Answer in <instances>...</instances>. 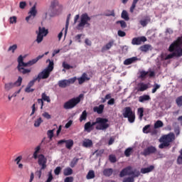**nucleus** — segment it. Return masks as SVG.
I'll use <instances>...</instances> for the list:
<instances>
[{"label": "nucleus", "mask_w": 182, "mask_h": 182, "mask_svg": "<svg viewBox=\"0 0 182 182\" xmlns=\"http://www.w3.org/2000/svg\"><path fill=\"white\" fill-rule=\"evenodd\" d=\"M76 80H77V77H71L68 80H66V82H67V83L69 86V85H70V84L75 83V82H76Z\"/></svg>", "instance_id": "obj_46"}, {"label": "nucleus", "mask_w": 182, "mask_h": 182, "mask_svg": "<svg viewBox=\"0 0 182 182\" xmlns=\"http://www.w3.org/2000/svg\"><path fill=\"white\" fill-rule=\"evenodd\" d=\"M146 41L147 38L144 36L135 37L132 40V44L133 46H140L142 43L146 42Z\"/></svg>", "instance_id": "obj_13"}, {"label": "nucleus", "mask_w": 182, "mask_h": 182, "mask_svg": "<svg viewBox=\"0 0 182 182\" xmlns=\"http://www.w3.org/2000/svg\"><path fill=\"white\" fill-rule=\"evenodd\" d=\"M37 14L36 6L34 5L33 7L30 9L28 12V16H26V22H29L31 20L33 21Z\"/></svg>", "instance_id": "obj_12"}, {"label": "nucleus", "mask_w": 182, "mask_h": 182, "mask_svg": "<svg viewBox=\"0 0 182 182\" xmlns=\"http://www.w3.org/2000/svg\"><path fill=\"white\" fill-rule=\"evenodd\" d=\"M62 9L63 5L59 4L58 0H53L50 3V6L46 13V15L53 16L58 12L62 11Z\"/></svg>", "instance_id": "obj_3"}, {"label": "nucleus", "mask_w": 182, "mask_h": 182, "mask_svg": "<svg viewBox=\"0 0 182 182\" xmlns=\"http://www.w3.org/2000/svg\"><path fill=\"white\" fill-rule=\"evenodd\" d=\"M95 178V172L94 170H90L86 176L87 180H92Z\"/></svg>", "instance_id": "obj_29"}, {"label": "nucleus", "mask_w": 182, "mask_h": 182, "mask_svg": "<svg viewBox=\"0 0 182 182\" xmlns=\"http://www.w3.org/2000/svg\"><path fill=\"white\" fill-rule=\"evenodd\" d=\"M47 163V159L45 158L44 155H39L38 156V165L41 166V169L38 171V178H41V175H42V170H45L47 167L46 165Z\"/></svg>", "instance_id": "obj_8"}, {"label": "nucleus", "mask_w": 182, "mask_h": 182, "mask_svg": "<svg viewBox=\"0 0 182 182\" xmlns=\"http://www.w3.org/2000/svg\"><path fill=\"white\" fill-rule=\"evenodd\" d=\"M36 80H38V79L36 77H34L33 80H31L28 84V87H32L34 84H35V82H36Z\"/></svg>", "instance_id": "obj_57"}, {"label": "nucleus", "mask_w": 182, "mask_h": 182, "mask_svg": "<svg viewBox=\"0 0 182 182\" xmlns=\"http://www.w3.org/2000/svg\"><path fill=\"white\" fill-rule=\"evenodd\" d=\"M149 100H151V97L150 95H141L138 98V101H139L140 102H149Z\"/></svg>", "instance_id": "obj_24"}, {"label": "nucleus", "mask_w": 182, "mask_h": 182, "mask_svg": "<svg viewBox=\"0 0 182 182\" xmlns=\"http://www.w3.org/2000/svg\"><path fill=\"white\" fill-rule=\"evenodd\" d=\"M63 68H64V69L65 70H70V69H73V65H70L68 63H66L65 62L63 63L62 64Z\"/></svg>", "instance_id": "obj_50"}, {"label": "nucleus", "mask_w": 182, "mask_h": 182, "mask_svg": "<svg viewBox=\"0 0 182 182\" xmlns=\"http://www.w3.org/2000/svg\"><path fill=\"white\" fill-rule=\"evenodd\" d=\"M70 18H71V14H68L67 20H66V25H65V36L68 32V28L69 26V21H70Z\"/></svg>", "instance_id": "obj_51"}, {"label": "nucleus", "mask_w": 182, "mask_h": 182, "mask_svg": "<svg viewBox=\"0 0 182 182\" xmlns=\"http://www.w3.org/2000/svg\"><path fill=\"white\" fill-rule=\"evenodd\" d=\"M46 36L43 35H41L39 33H37V38H36V42L38 43H41V42H43V37H45Z\"/></svg>", "instance_id": "obj_44"}, {"label": "nucleus", "mask_w": 182, "mask_h": 182, "mask_svg": "<svg viewBox=\"0 0 182 182\" xmlns=\"http://www.w3.org/2000/svg\"><path fill=\"white\" fill-rule=\"evenodd\" d=\"M154 166L153 165H151L149 167L141 168V173L143 174L147 173L152 171L154 170Z\"/></svg>", "instance_id": "obj_28"}, {"label": "nucleus", "mask_w": 182, "mask_h": 182, "mask_svg": "<svg viewBox=\"0 0 182 182\" xmlns=\"http://www.w3.org/2000/svg\"><path fill=\"white\" fill-rule=\"evenodd\" d=\"M120 24V26L122 29H124L127 27V23L124 21H116V24Z\"/></svg>", "instance_id": "obj_40"}, {"label": "nucleus", "mask_w": 182, "mask_h": 182, "mask_svg": "<svg viewBox=\"0 0 182 182\" xmlns=\"http://www.w3.org/2000/svg\"><path fill=\"white\" fill-rule=\"evenodd\" d=\"M21 83H22V77L19 76L16 82H15L14 83L9 82L7 84H5L4 88L6 90H11V89L14 88L15 85L21 86Z\"/></svg>", "instance_id": "obj_11"}, {"label": "nucleus", "mask_w": 182, "mask_h": 182, "mask_svg": "<svg viewBox=\"0 0 182 182\" xmlns=\"http://www.w3.org/2000/svg\"><path fill=\"white\" fill-rule=\"evenodd\" d=\"M53 180V176L51 172L48 173V178L46 182H51Z\"/></svg>", "instance_id": "obj_62"}, {"label": "nucleus", "mask_w": 182, "mask_h": 182, "mask_svg": "<svg viewBox=\"0 0 182 182\" xmlns=\"http://www.w3.org/2000/svg\"><path fill=\"white\" fill-rule=\"evenodd\" d=\"M42 116H43V117L46 118L48 120L51 119V115H50V114L46 112L43 113Z\"/></svg>", "instance_id": "obj_60"}, {"label": "nucleus", "mask_w": 182, "mask_h": 182, "mask_svg": "<svg viewBox=\"0 0 182 182\" xmlns=\"http://www.w3.org/2000/svg\"><path fill=\"white\" fill-rule=\"evenodd\" d=\"M78 160H79V159H77V158H73V159L71 161V162L70 164V166L71 168H74L77 165Z\"/></svg>", "instance_id": "obj_41"}, {"label": "nucleus", "mask_w": 182, "mask_h": 182, "mask_svg": "<svg viewBox=\"0 0 182 182\" xmlns=\"http://www.w3.org/2000/svg\"><path fill=\"white\" fill-rule=\"evenodd\" d=\"M65 144H66V148L68 150H70L74 145V141L72 139H69L65 141Z\"/></svg>", "instance_id": "obj_34"}, {"label": "nucleus", "mask_w": 182, "mask_h": 182, "mask_svg": "<svg viewBox=\"0 0 182 182\" xmlns=\"http://www.w3.org/2000/svg\"><path fill=\"white\" fill-rule=\"evenodd\" d=\"M135 180L134 178V177H127V178H125L124 180H123V182H134Z\"/></svg>", "instance_id": "obj_58"}, {"label": "nucleus", "mask_w": 182, "mask_h": 182, "mask_svg": "<svg viewBox=\"0 0 182 182\" xmlns=\"http://www.w3.org/2000/svg\"><path fill=\"white\" fill-rule=\"evenodd\" d=\"M18 48V46L16 45H14V46H10L8 51L10 52L11 50H12V53H14V51Z\"/></svg>", "instance_id": "obj_56"}, {"label": "nucleus", "mask_w": 182, "mask_h": 182, "mask_svg": "<svg viewBox=\"0 0 182 182\" xmlns=\"http://www.w3.org/2000/svg\"><path fill=\"white\" fill-rule=\"evenodd\" d=\"M48 54H49V52H46L44 55H38L37 58H36L31 60H29L28 63H24L23 55H19L17 59V62H18L17 70H18V71L23 73V75L31 73V70L30 69H26L24 68L32 66L33 65L36 63L38 62V60H40L41 59H42L45 55H47Z\"/></svg>", "instance_id": "obj_1"}, {"label": "nucleus", "mask_w": 182, "mask_h": 182, "mask_svg": "<svg viewBox=\"0 0 182 182\" xmlns=\"http://www.w3.org/2000/svg\"><path fill=\"white\" fill-rule=\"evenodd\" d=\"M73 173V170L70 167L64 168V176H71Z\"/></svg>", "instance_id": "obj_33"}, {"label": "nucleus", "mask_w": 182, "mask_h": 182, "mask_svg": "<svg viewBox=\"0 0 182 182\" xmlns=\"http://www.w3.org/2000/svg\"><path fill=\"white\" fill-rule=\"evenodd\" d=\"M58 85L60 88H66L68 86H69L67 80H61L58 81Z\"/></svg>", "instance_id": "obj_27"}, {"label": "nucleus", "mask_w": 182, "mask_h": 182, "mask_svg": "<svg viewBox=\"0 0 182 182\" xmlns=\"http://www.w3.org/2000/svg\"><path fill=\"white\" fill-rule=\"evenodd\" d=\"M87 118V111H86V110H84V111L82 112V114H81V115H80V118H79V120H80V122H82L86 120Z\"/></svg>", "instance_id": "obj_35"}, {"label": "nucleus", "mask_w": 182, "mask_h": 182, "mask_svg": "<svg viewBox=\"0 0 182 182\" xmlns=\"http://www.w3.org/2000/svg\"><path fill=\"white\" fill-rule=\"evenodd\" d=\"M109 160L110 161L111 163L117 162V158H116L115 155H109Z\"/></svg>", "instance_id": "obj_55"}, {"label": "nucleus", "mask_w": 182, "mask_h": 182, "mask_svg": "<svg viewBox=\"0 0 182 182\" xmlns=\"http://www.w3.org/2000/svg\"><path fill=\"white\" fill-rule=\"evenodd\" d=\"M61 171H62V168L60 166H57L54 171L55 174L56 176H58L60 173Z\"/></svg>", "instance_id": "obj_59"}, {"label": "nucleus", "mask_w": 182, "mask_h": 182, "mask_svg": "<svg viewBox=\"0 0 182 182\" xmlns=\"http://www.w3.org/2000/svg\"><path fill=\"white\" fill-rule=\"evenodd\" d=\"M168 52H173V53L168 54L164 58V60H168L173 58L174 57H181L182 56V38L178 37L177 40L173 41V43L169 46Z\"/></svg>", "instance_id": "obj_2"}, {"label": "nucleus", "mask_w": 182, "mask_h": 182, "mask_svg": "<svg viewBox=\"0 0 182 182\" xmlns=\"http://www.w3.org/2000/svg\"><path fill=\"white\" fill-rule=\"evenodd\" d=\"M132 174H134V171H132V166H129L121 171L119 176L123 178L126 176H132Z\"/></svg>", "instance_id": "obj_14"}, {"label": "nucleus", "mask_w": 182, "mask_h": 182, "mask_svg": "<svg viewBox=\"0 0 182 182\" xmlns=\"http://www.w3.org/2000/svg\"><path fill=\"white\" fill-rule=\"evenodd\" d=\"M95 126H96V121L93 122H88L84 125V131L90 133L95 129Z\"/></svg>", "instance_id": "obj_16"}, {"label": "nucleus", "mask_w": 182, "mask_h": 182, "mask_svg": "<svg viewBox=\"0 0 182 182\" xmlns=\"http://www.w3.org/2000/svg\"><path fill=\"white\" fill-rule=\"evenodd\" d=\"M93 146V142L92 140L90 139H85L82 142V146L85 148H90Z\"/></svg>", "instance_id": "obj_25"}, {"label": "nucleus", "mask_w": 182, "mask_h": 182, "mask_svg": "<svg viewBox=\"0 0 182 182\" xmlns=\"http://www.w3.org/2000/svg\"><path fill=\"white\" fill-rule=\"evenodd\" d=\"M54 129L48 130L47 132L48 137L50 140H52L54 136Z\"/></svg>", "instance_id": "obj_49"}, {"label": "nucleus", "mask_w": 182, "mask_h": 182, "mask_svg": "<svg viewBox=\"0 0 182 182\" xmlns=\"http://www.w3.org/2000/svg\"><path fill=\"white\" fill-rule=\"evenodd\" d=\"M43 122V120L42 119V117H39L35 121L34 127H39L41 124V123Z\"/></svg>", "instance_id": "obj_39"}, {"label": "nucleus", "mask_w": 182, "mask_h": 182, "mask_svg": "<svg viewBox=\"0 0 182 182\" xmlns=\"http://www.w3.org/2000/svg\"><path fill=\"white\" fill-rule=\"evenodd\" d=\"M118 36L119 37H125L127 36V33L124 31L119 30L118 31Z\"/></svg>", "instance_id": "obj_63"}, {"label": "nucleus", "mask_w": 182, "mask_h": 182, "mask_svg": "<svg viewBox=\"0 0 182 182\" xmlns=\"http://www.w3.org/2000/svg\"><path fill=\"white\" fill-rule=\"evenodd\" d=\"M46 62H49V65H48V67L45 69L46 70H48L49 72H53V69H54V63L53 61H50V59H48L46 60Z\"/></svg>", "instance_id": "obj_30"}, {"label": "nucleus", "mask_w": 182, "mask_h": 182, "mask_svg": "<svg viewBox=\"0 0 182 182\" xmlns=\"http://www.w3.org/2000/svg\"><path fill=\"white\" fill-rule=\"evenodd\" d=\"M177 164L182 165V156L179 155L177 158Z\"/></svg>", "instance_id": "obj_64"}, {"label": "nucleus", "mask_w": 182, "mask_h": 182, "mask_svg": "<svg viewBox=\"0 0 182 182\" xmlns=\"http://www.w3.org/2000/svg\"><path fill=\"white\" fill-rule=\"evenodd\" d=\"M77 80H78L79 85H82L86 80H90V77H88L86 73H82L81 77H77Z\"/></svg>", "instance_id": "obj_19"}, {"label": "nucleus", "mask_w": 182, "mask_h": 182, "mask_svg": "<svg viewBox=\"0 0 182 182\" xmlns=\"http://www.w3.org/2000/svg\"><path fill=\"white\" fill-rule=\"evenodd\" d=\"M122 115L124 118L128 119L130 123H133L136 120V114L132 111L131 107H125L123 109Z\"/></svg>", "instance_id": "obj_6"}, {"label": "nucleus", "mask_w": 182, "mask_h": 182, "mask_svg": "<svg viewBox=\"0 0 182 182\" xmlns=\"http://www.w3.org/2000/svg\"><path fill=\"white\" fill-rule=\"evenodd\" d=\"M114 43H115L114 40H110L107 45L104 46L102 48L101 52L104 53V52H106V50H110V48L114 46Z\"/></svg>", "instance_id": "obj_18"}, {"label": "nucleus", "mask_w": 182, "mask_h": 182, "mask_svg": "<svg viewBox=\"0 0 182 182\" xmlns=\"http://www.w3.org/2000/svg\"><path fill=\"white\" fill-rule=\"evenodd\" d=\"M162 142L161 144L159 145V149H164L166 147H168L170 146L169 144L165 142V141H161Z\"/></svg>", "instance_id": "obj_45"}, {"label": "nucleus", "mask_w": 182, "mask_h": 182, "mask_svg": "<svg viewBox=\"0 0 182 182\" xmlns=\"http://www.w3.org/2000/svg\"><path fill=\"white\" fill-rule=\"evenodd\" d=\"M149 75V72L142 70L140 72V75H139V78L141 80H144L146 78V75Z\"/></svg>", "instance_id": "obj_43"}, {"label": "nucleus", "mask_w": 182, "mask_h": 182, "mask_svg": "<svg viewBox=\"0 0 182 182\" xmlns=\"http://www.w3.org/2000/svg\"><path fill=\"white\" fill-rule=\"evenodd\" d=\"M139 0H133L131 8H130V12L131 13L134 12V9H136V4L139 2Z\"/></svg>", "instance_id": "obj_38"}, {"label": "nucleus", "mask_w": 182, "mask_h": 182, "mask_svg": "<svg viewBox=\"0 0 182 182\" xmlns=\"http://www.w3.org/2000/svg\"><path fill=\"white\" fill-rule=\"evenodd\" d=\"M41 100H43L44 102H50L51 100L50 97L46 95V93L41 94Z\"/></svg>", "instance_id": "obj_37"}, {"label": "nucleus", "mask_w": 182, "mask_h": 182, "mask_svg": "<svg viewBox=\"0 0 182 182\" xmlns=\"http://www.w3.org/2000/svg\"><path fill=\"white\" fill-rule=\"evenodd\" d=\"M175 140V135L173 133H169L167 135H164L160 141H165L167 144L173 142Z\"/></svg>", "instance_id": "obj_15"}, {"label": "nucleus", "mask_w": 182, "mask_h": 182, "mask_svg": "<svg viewBox=\"0 0 182 182\" xmlns=\"http://www.w3.org/2000/svg\"><path fill=\"white\" fill-rule=\"evenodd\" d=\"M137 115L139 116V119L142 120L143 117L144 116V108L139 107L137 109Z\"/></svg>", "instance_id": "obj_32"}, {"label": "nucleus", "mask_w": 182, "mask_h": 182, "mask_svg": "<svg viewBox=\"0 0 182 182\" xmlns=\"http://www.w3.org/2000/svg\"><path fill=\"white\" fill-rule=\"evenodd\" d=\"M161 87V85H158V84H154V88L152 89V91L151 92L154 94V93H156L157 92L158 90H159Z\"/></svg>", "instance_id": "obj_54"}, {"label": "nucleus", "mask_w": 182, "mask_h": 182, "mask_svg": "<svg viewBox=\"0 0 182 182\" xmlns=\"http://www.w3.org/2000/svg\"><path fill=\"white\" fill-rule=\"evenodd\" d=\"M38 34H40L41 36H46L48 33H49V31L48 29H46L45 27H41L38 28V32L36 31Z\"/></svg>", "instance_id": "obj_23"}, {"label": "nucleus", "mask_w": 182, "mask_h": 182, "mask_svg": "<svg viewBox=\"0 0 182 182\" xmlns=\"http://www.w3.org/2000/svg\"><path fill=\"white\" fill-rule=\"evenodd\" d=\"M164 126L163 122L161 120H158L154 124V129H159Z\"/></svg>", "instance_id": "obj_42"}, {"label": "nucleus", "mask_w": 182, "mask_h": 182, "mask_svg": "<svg viewBox=\"0 0 182 182\" xmlns=\"http://www.w3.org/2000/svg\"><path fill=\"white\" fill-rule=\"evenodd\" d=\"M139 60V58L136 56H134L129 58H127L124 61V65H129L132 63H135Z\"/></svg>", "instance_id": "obj_17"}, {"label": "nucleus", "mask_w": 182, "mask_h": 182, "mask_svg": "<svg viewBox=\"0 0 182 182\" xmlns=\"http://www.w3.org/2000/svg\"><path fill=\"white\" fill-rule=\"evenodd\" d=\"M108 122L109 120L107 118L97 117L95 119V130H107L109 127Z\"/></svg>", "instance_id": "obj_4"}, {"label": "nucleus", "mask_w": 182, "mask_h": 182, "mask_svg": "<svg viewBox=\"0 0 182 182\" xmlns=\"http://www.w3.org/2000/svg\"><path fill=\"white\" fill-rule=\"evenodd\" d=\"M37 110V107H36V104H33V106H31V112L30 114V117H32L34 114L35 112Z\"/></svg>", "instance_id": "obj_53"}, {"label": "nucleus", "mask_w": 182, "mask_h": 182, "mask_svg": "<svg viewBox=\"0 0 182 182\" xmlns=\"http://www.w3.org/2000/svg\"><path fill=\"white\" fill-rule=\"evenodd\" d=\"M73 181H74V178L73 176H68L64 179V182H73Z\"/></svg>", "instance_id": "obj_61"}, {"label": "nucleus", "mask_w": 182, "mask_h": 182, "mask_svg": "<svg viewBox=\"0 0 182 182\" xmlns=\"http://www.w3.org/2000/svg\"><path fill=\"white\" fill-rule=\"evenodd\" d=\"M50 71L44 69L43 71L38 73V76L36 77L38 80V82H41V80H46L49 78L50 75Z\"/></svg>", "instance_id": "obj_10"}, {"label": "nucleus", "mask_w": 182, "mask_h": 182, "mask_svg": "<svg viewBox=\"0 0 182 182\" xmlns=\"http://www.w3.org/2000/svg\"><path fill=\"white\" fill-rule=\"evenodd\" d=\"M151 48V46H150V45H144V46H141L139 48V50H140L141 52L146 53V52H149V50H150Z\"/></svg>", "instance_id": "obj_31"}, {"label": "nucleus", "mask_w": 182, "mask_h": 182, "mask_svg": "<svg viewBox=\"0 0 182 182\" xmlns=\"http://www.w3.org/2000/svg\"><path fill=\"white\" fill-rule=\"evenodd\" d=\"M114 173V169L109 168L103 170V176L105 177H110Z\"/></svg>", "instance_id": "obj_22"}, {"label": "nucleus", "mask_w": 182, "mask_h": 182, "mask_svg": "<svg viewBox=\"0 0 182 182\" xmlns=\"http://www.w3.org/2000/svg\"><path fill=\"white\" fill-rule=\"evenodd\" d=\"M176 102L178 107H181L182 106V95L178 96L176 100Z\"/></svg>", "instance_id": "obj_47"}, {"label": "nucleus", "mask_w": 182, "mask_h": 182, "mask_svg": "<svg viewBox=\"0 0 182 182\" xmlns=\"http://www.w3.org/2000/svg\"><path fill=\"white\" fill-rule=\"evenodd\" d=\"M151 125H145L143 128V132L144 134H149L150 132Z\"/></svg>", "instance_id": "obj_52"}, {"label": "nucleus", "mask_w": 182, "mask_h": 182, "mask_svg": "<svg viewBox=\"0 0 182 182\" xmlns=\"http://www.w3.org/2000/svg\"><path fill=\"white\" fill-rule=\"evenodd\" d=\"M157 153V149L156 146H149L146 149H144L143 152L141 154L144 156H148L151 154H154Z\"/></svg>", "instance_id": "obj_9"}, {"label": "nucleus", "mask_w": 182, "mask_h": 182, "mask_svg": "<svg viewBox=\"0 0 182 182\" xmlns=\"http://www.w3.org/2000/svg\"><path fill=\"white\" fill-rule=\"evenodd\" d=\"M149 22H151V18L149 16H146L144 20L140 21V23L143 27H146Z\"/></svg>", "instance_id": "obj_26"}, {"label": "nucleus", "mask_w": 182, "mask_h": 182, "mask_svg": "<svg viewBox=\"0 0 182 182\" xmlns=\"http://www.w3.org/2000/svg\"><path fill=\"white\" fill-rule=\"evenodd\" d=\"M132 151V148H131V147H129L128 149H126L125 151H124L125 156L126 157H129L130 155H131Z\"/></svg>", "instance_id": "obj_48"}, {"label": "nucleus", "mask_w": 182, "mask_h": 182, "mask_svg": "<svg viewBox=\"0 0 182 182\" xmlns=\"http://www.w3.org/2000/svg\"><path fill=\"white\" fill-rule=\"evenodd\" d=\"M91 18L87 15V14H83L80 16V20L78 23V25L76 26L77 31H82L84 29V28L89 27L90 24L89 22L90 21Z\"/></svg>", "instance_id": "obj_5"}, {"label": "nucleus", "mask_w": 182, "mask_h": 182, "mask_svg": "<svg viewBox=\"0 0 182 182\" xmlns=\"http://www.w3.org/2000/svg\"><path fill=\"white\" fill-rule=\"evenodd\" d=\"M83 95H80L77 97H73L64 103V109L68 110L73 109L80 102Z\"/></svg>", "instance_id": "obj_7"}, {"label": "nucleus", "mask_w": 182, "mask_h": 182, "mask_svg": "<svg viewBox=\"0 0 182 182\" xmlns=\"http://www.w3.org/2000/svg\"><path fill=\"white\" fill-rule=\"evenodd\" d=\"M122 18L125 21H129V16L126 10H123L122 12Z\"/></svg>", "instance_id": "obj_36"}, {"label": "nucleus", "mask_w": 182, "mask_h": 182, "mask_svg": "<svg viewBox=\"0 0 182 182\" xmlns=\"http://www.w3.org/2000/svg\"><path fill=\"white\" fill-rule=\"evenodd\" d=\"M149 88L148 84H144L141 82L138 84L137 92H144V90H147Z\"/></svg>", "instance_id": "obj_21"}, {"label": "nucleus", "mask_w": 182, "mask_h": 182, "mask_svg": "<svg viewBox=\"0 0 182 182\" xmlns=\"http://www.w3.org/2000/svg\"><path fill=\"white\" fill-rule=\"evenodd\" d=\"M105 105H100L93 107V112H97L98 114H102L104 112Z\"/></svg>", "instance_id": "obj_20"}]
</instances>
